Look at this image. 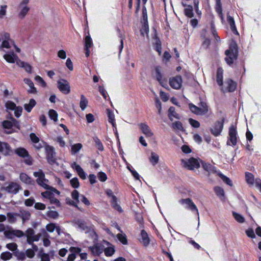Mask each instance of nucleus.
<instances>
[{
  "instance_id": "aec40b11",
  "label": "nucleus",
  "mask_w": 261,
  "mask_h": 261,
  "mask_svg": "<svg viewBox=\"0 0 261 261\" xmlns=\"http://www.w3.org/2000/svg\"><path fill=\"white\" fill-rule=\"evenodd\" d=\"M237 130L234 126H231L229 128V142H231L232 145H235L237 142Z\"/></svg>"
},
{
  "instance_id": "423d86ee",
  "label": "nucleus",
  "mask_w": 261,
  "mask_h": 261,
  "mask_svg": "<svg viewBox=\"0 0 261 261\" xmlns=\"http://www.w3.org/2000/svg\"><path fill=\"white\" fill-rule=\"evenodd\" d=\"M34 176L37 178V183L43 188L48 190L51 188L48 184V180L45 178V175L42 170H39L38 171L34 172Z\"/></svg>"
},
{
  "instance_id": "49530a36",
  "label": "nucleus",
  "mask_w": 261,
  "mask_h": 261,
  "mask_svg": "<svg viewBox=\"0 0 261 261\" xmlns=\"http://www.w3.org/2000/svg\"><path fill=\"white\" fill-rule=\"evenodd\" d=\"M232 216H233L236 220L238 222L242 223L245 222V218L241 214L233 212H232Z\"/></svg>"
},
{
  "instance_id": "b1692460",
  "label": "nucleus",
  "mask_w": 261,
  "mask_h": 261,
  "mask_svg": "<svg viewBox=\"0 0 261 261\" xmlns=\"http://www.w3.org/2000/svg\"><path fill=\"white\" fill-rule=\"evenodd\" d=\"M3 57L9 63H14L16 61V59H17V56L13 52L5 54Z\"/></svg>"
},
{
  "instance_id": "c9c22d12",
  "label": "nucleus",
  "mask_w": 261,
  "mask_h": 261,
  "mask_svg": "<svg viewBox=\"0 0 261 261\" xmlns=\"http://www.w3.org/2000/svg\"><path fill=\"white\" fill-rule=\"evenodd\" d=\"M227 21L229 23L231 31L233 32L236 34L238 35L239 33L237 30L233 18L231 16L227 15Z\"/></svg>"
},
{
  "instance_id": "de8ad7c7",
  "label": "nucleus",
  "mask_w": 261,
  "mask_h": 261,
  "mask_svg": "<svg viewBox=\"0 0 261 261\" xmlns=\"http://www.w3.org/2000/svg\"><path fill=\"white\" fill-rule=\"evenodd\" d=\"M7 6L2 5L0 7V19H4L7 14Z\"/></svg>"
},
{
  "instance_id": "0e129e2a",
  "label": "nucleus",
  "mask_w": 261,
  "mask_h": 261,
  "mask_svg": "<svg viewBox=\"0 0 261 261\" xmlns=\"http://www.w3.org/2000/svg\"><path fill=\"white\" fill-rule=\"evenodd\" d=\"M117 238L120 242H121L123 244L126 245L127 244V239L126 236L123 234H118Z\"/></svg>"
},
{
  "instance_id": "3c124183",
  "label": "nucleus",
  "mask_w": 261,
  "mask_h": 261,
  "mask_svg": "<svg viewBox=\"0 0 261 261\" xmlns=\"http://www.w3.org/2000/svg\"><path fill=\"white\" fill-rule=\"evenodd\" d=\"M203 168L204 170L206 171L209 172H216L215 170V167L213 166L210 164L207 163H202V164Z\"/></svg>"
},
{
  "instance_id": "680f3d73",
  "label": "nucleus",
  "mask_w": 261,
  "mask_h": 261,
  "mask_svg": "<svg viewBox=\"0 0 261 261\" xmlns=\"http://www.w3.org/2000/svg\"><path fill=\"white\" fill-rule=\"evenodd\" d=\"M5 106L7 110H13V111L16 107V105L14 102H13L11 101H7L6 102Z\"/></svg>"
},
{
  "instance_id": "f3484780",
  "label": "nucleus",
  "mask_w": 261,
  "mask_h": 261,
  "mask_svg": "<svg viewBox=\"0 0 261 261\" xmlns=\"http://www.w3.org/2000/svg\"><path fill=\"white\" fill-rule=\"evenodd\" d=\"M107 194L111 198V202L113 207L118 212H122V208L117 203V199L116 197L113 194L112 191L111 190H108L107 191Z\"/></svg>"
},
{
  "instance_id": "8fccbe9b",
  "label": "nucleus",
  "mask_w": 261,
  "mask_h": 261,
  "mask_svg": "<svg viewBox=\"0 0 261 261\" xmlns=\"http://www.w3.org/2000/svg\"><path fill=\"white\" fill-rule=\"evenodd\" d=\"M168 116L172 120L173 118H178V115L175 112V109L173 107H170L169 109Z\"/></svg>"
},
{
  "instance_id": "052dcab7",
  "label": "nucleus",
  "mask_w": 261,
  "mask_h": 261,
  "mask_svg": "<svg viewBox=\"0 0 261 261\" xmlns=\"http://www.w3.org/2000/svg\"><path fill=\"white\" fill-rule=\"evenodd\" d=\"M35 80L38 83L43 87L46 86V84L43 79L39 75H37L35 77Z\"/></svg>"
},
{
  "instance_id": "69168bd1",
  "label": "nucleus",
  "mask_w": 261,
  "mask_h": 261,
  "mask_svg": "<svg viewBox=\"0 0 261 261\" xmlns=\"http://www.w3.org/2000/svg\"><path fill=\"white\" fill-rule=\"evenodd\" d=\"M40 261H50L49 255L45 253H40L39 254Z\"/></svg>"
},
{
  "instance_id": "39448f33",
  "label": "nucleus",
  "mask_w": 261,
  "mask_h": 261,
  "mask_svg": "<svg viewBox=\"0 0 261 261\" xmlns=\"http://www.w3.org/2000/svg\"><path fill=\"white\" fill-rule=\"evenodd\" d=\"M182 166L189 170H194L200 167V161L197 159L191 158L181 160Z\"/></svg>"
},
{
  "instance_id": "a211bd4d",
  "label": "nucleus",
  "mask_w": 261,
  "mask_h": 261,
  "mask_svg": "<svg viewBox=\"0 0 261 261\" xmlns=\"http://www.w3.org/2000/svg\"><path fill=\"white\" fill-rule=\"evenodd\" d=\"M105 249L103 252L107 256H112L115 252L114 247L108 242L104 241Z\"/></svg>"
},
{
  "instance_id": "f8f14e48",
  "label": "nucleus",
  "mask_w": 261,
  "mask_h": 261,
  "mask_svg": "<svg viewBox=\"0 0 261 261\" xmlns=\"http://www.w3.org/2000/svg\"><path fill=\"white\" fill-rule=\"evenodd\" d=\"M180 204L185 205V207L189 208L192 211H195L196 214L198 215V210L196 205L193 203L191 199L190 198L181 199L179 201Z\"/></svg>"
},
{
  "instance_id": "bf43d9fd",
  "label": "nucleus",
  "mask_w": 261,
  "mask_h": 261,
  "mask_svg": "<svg viewBox=\"0 0 261 261\" xmlns=\"http://www.w3.org/2000/svg\"><path fill=\"white\" fill-rule=\"evenodd\" d=\"M55 140L59 144V145L62 147H64L66 146V143L64 140L63 139V138L61 136H58Z\"/></svg>"
},
{
  "instance_id": "ea45409f",
  "label": "nucleus",
  "mask_w": 261,
  "mask_h": 261,
  "mask_svg": "<svg viewBox=\"0 0 261 261\" xmlns=\"http://www.w3.org/2000/svg\"><path fill=\"white\" fill-rule=\"evenodd\" d=\"M20 218H21L22 222L24 223L25 221L29 220L31 217V213L26 211H21L20 212Z\"/></svg>"
},
{
  "instance_id": "2f4dec72",
  "label": "nucleus",
  "mask_w": 261,
  "mask_h": 261,
  "mask_svg": "<svg viewBox=\"0 0 261 261\" xmlns=\"http://www.w3.org/2000/svg\"><path fill=\"white\" fill-rule=\"evenodd\" d=\"M19 216V214L17 213H8L7 214L8 221L11 223L15 222L18 218H20Z\"/></svg>"
},
{
  "instance_id": "20e7f679",
  "label": "nucleus",
  "mask_w": 261,
  "mask_h": 261,
  "mask_svg": "<svg viewBox=\"0 0 261 261\" xmlns=\"http://www.w3.org/2000/svg\"><path fill=\"white\" fill-rule=\"evenodd\" d=\"M30 0H21L18 6L17 17L20 19H24L29 13L30 8L28 5Z\"/></svg>"
},
{
  "instance_id": "1a4fd4ad",
  "label": "nucleus",
  "mask_w": 261,
  "mask_h": 261,
  "mask_svg": "<svg viewBox=\"0 0 261 261\" xmlns=\"http://www.w3.org/2000/svg\"><path fill=\"white\" fill-rule=\"evenodd\" d=\"M246 181L250 186H255L261 192V180L260 179H254V176L251 173L246 172Z\"/></svg>"
},
{
  "instance_id": "774afa93",
  "label": "nucleus",
  "mask_w": 261,
  "mask_h": 261,
  "mask_svg": "<svg viewBox=\"0 0 261 261\" xmlns=\"http://www.w3.org/2000/svg\"><path fill=\"white\" fill-rule=\"evenodd\" d=\"M6 247L12 251H14L17 249V245L16 243H11L6 245Z\"/></svg>"
},
{
  "instance_id": "9d476101",
  "label": "nucleus",
  "mask_w": 261,
  "mask_h": 261,
  "mask_svg": "<svg viewBox=\"0 0 261 261\" xmlns=\"http://www.w3.org/2000/svg\"><path fill=\"white\" fill-rule=\"evenodd\" d=\"M58 88L63 93L67 94L70 92L69 83L66 80L60 79L57 82Z\"/></svg>"
},
{
  "instance_id": "72a5a7b5",
  "label": "nucleus",
  "mask_w": 261,
  "mask_h": 261,
  "mask_svg": "<svg viewBox=\"0 0 261 261\" xmlns=\"http://www.w3.org/2000/svg\"><path fill=\"white\" fill-rule=\"evenodd\" d=\"M11 151L12 150L10 146L7 143L4 142L0 152L6 155L9 154Z\"/></svg>"
},
{
  "instance_id": "603ef678",
  "label": "nucleus",
  "mask_w": 261,
  "mask_h": 261,
  "mask_svg": "<svg viewBox=\"0 0 261 261\" xmlns=\"http://www.w3.org/2000/svg\"><path fill=\"white\" fill-rule=\"evenodd\" d=\"M12 254L8 251L3 252L1 254V258L4 260H9L12 258Z\"/></svg>"
},
{
  "instance_id": "c756f323",
  "label": "nucleus",
  "mask_w": 261,
  "mask_h": 261,
  "mask_svg": "<svg viewBox=\"0 0 261 261\" xmlns=\"http://www.w3.org/2000/svg\"><path fill=\"white\" fill-rule=\"evenodd\" d=\"M223 69L221 68H219L217 72L216 81L220 86H223Z\"/></svg>"
},
{
  "instance_id": "7c9ffc66",
  "label": "nucleus",
  "mask_w": 261,
  "mask_h": 261,
  "mask_svg": "<svg viewBox=\"0 0 261 261\" xmlns=\"http://www.w3.org/2000/svg\"><path fill=\"white\" fill-rule=\"evenodd\" d=\"M33 234V230L32 229L28 230L27 231V241L29 244H31L32 242L37 241L39 240V237L38 236H35L32 237V234Z\"/></svg>"
},
{
  "instance_id": "c85d7f7f",
  "label": "nucleus",
  "mask_w": 261,
  "mask_h": 261,
  "mask_svg": "<svg viewBox=\"0 0 261 261\" xmlns=\"http://www.w3.org/2000/svg\"><path fill=\"white\" fill-rule=\"evenodd\" d=\"M214 191L217 196L221 200H224L225 197V192L224 190L220 187H216L214 188Z\"/></svg>"
},
{
  "instance_id": "a878e982",
  "label": "nucleus",
  "mask_w": 261,
  "mask_h": 261,
  "mask_svg": "<svg viewBox=\"0 0 261 261\" xmlns=\"http://www.w3.org/2000/svg\"><path fill=\"white\" fill-rule=\"evenodd\" d=\"M148 159L152 165L155 166L159 163V156L155 152H151Z\"/></svg>"
},
{
  "instance_id": "dca6fc26",
  "label": "nucleus",
  "mask_w": 261,
  "mask_h": 261,
  "mask_svg": "<svg viewBox=\"0 0 261 261\" xmlns=\"http://www.w3.org/2000/svg\"><path fill=\"white\" fill-rule=\"evenodd\" d=\"M236 88V83L231 80H228L225 82L224 85L221 86V89L224 92H232L234 91Z\"/></svg>"
},
{
  "instance_id": "6e6d98bb",
  "label": "nucleus",
  "mask_w": 261,
  "mask_h": 261,
  "mask_svg": "<svg viewBox=\"0 0 261 261\" xmlns=\"http://www.w3.org/2000/svg\"><path fill=\"white\" fill-rule=\"evenodd\" d=\"M143 25L142 28L141 30V33L143 35H145V34L147 35L149 32V26L148 24V22H143Z\"/></svg>"
},
{
  "instance_id": "4468645a",
  "label": "nucleus",
  "mask_w": 261,
  "mask_h": 261,
  "mask_svg": "<svg viewBox=\"0 0 261 261\" xmlns=\"http://www.w3.org/2000/svg\"><path fill=\"white\" fill-rule=\"evenodd\" d=\"M104 242L102 243H97L93 246L90 247L91 253L96 256H99L101 254L104 250Z\"/></svg>"
},
{
  "instance_id": "338daca9",
  "label": "nucleus",
  "mask_w": 261,
  "mask_h": 261,
  "mask_svg": "<svg viewBox=\"0 0 261 261\" xmlns=\"http://www.w3.org/2000/svg\"><path fill=\"white\" fill-rule=\"evenodd\" d=\"M47 215L49 218L56 219L58 217V213L55 211H49L47 212Z\"/></svg>"
},
{
  "instance_id": "c03bdc74",
  "label": "nucleus",
  "mask_w": 261,
  "mask_h": 261,
  "mask_svg": "<svg viewBox=\"0 0 261 261\" xmlns=\"http://www.w3.org/2000/svg\"><path fill=\"white\" fill-rule=\"evenodd\" d=\"M15 152L19 156L24 158L28 154V151L23 148H18L15 150Z\"/></svg>"
},
{
  "instance_id": "37998d69",
  "label": "nucleus",
  "mask_w": 261,
  "mask_h": 261,
  "mask_svg": "<svg viewBox=\"0 0 261 261\" xmlns=\"http://www.w3.org/2000/svg\"><path fill=\"white\" fill-rule=\"evenodd\" d=\"M12 45H14L13 40H3L1 44V47L3 48H10Z\"/></svg>"
},
{
  "instance_id": "e2e57ef3",
  "label": "nucleus",
  "mask_w": 261,
  "mask_h": 261,
  "mask_svg": "<svg viewBox=\"0 0 261 261\" xmlns=\"http://www.w3.org/2000/svg\"><path fill=\"white\" fill-rule=\"evenodd\" d=\"M189 122L190 125L194 128H198L200 126V123L198 121L193 119H189Z\"/></svg>"
},
{
  "instance_id": "58836bf2",
  "label": "nucleus",
  "mask_w": 261,
  "mask_h": 261,
  "mask_svg": "<svg viewBox=\"0 0 261 261\" xmlns=\"http://www.w3.org/2000/svg\"><path fill=\"white\" fill-rule=\"evenodd\" d=\"M20 179L21 181L27 184H32V179L31 178L25 173H21L19 175Z\"/></svg>"
},
{
  "instance_id": "a19ab883",
  "label": "nucleus",
  "mask_w": 261,
  "mask_h": 261,
  "mask_svg": "<svg viewBox=\"0 0 261 261\" xmlns=\"http://www.w3.org/2000/svg\"><path fill=\"white\" fill-rule=\"evenodd\" d=\"M45 150L47 154V159L49 162L53 161L51 158H53L54 148L49 146H47L45 147Z\"/></svg>"
},
{
  "instance_id": "4be33fe9",
  "label": "nucleus",
  "mask_w": 261,
  "mask_h": 261,
  "mask_svg": "<svg viewBox=\"0 0 261 261\" xmlns=\"http://www.w3.org/2000/svg\"><path fill=\"white\" fill-rule=\"evenodd\" d=\"M181 4L185 7L184 12L185 15L188 17L192 18L194 15L192 6L187 5L184 1H181Z\"/></svg>"
},
{
  "instance_id": "bb28decb",
  "label": "nucleus",
  "mask_w": 261,
  "mask_h": 261,
  "mask_svg": "<svg viewBox=\"0 0 261 261\" xmlns=\"http://www.w3.org/2000/svg\"><path fill=\"white\" fill-rule=\"evenodd\" d=\"M70 251L72 253L68 255L67 261H73L75 259V255L74 253H80L81 252V249L77 247H71Z\"/></svg>"
},
{
  "instance_id": "7ed1b4c3",
  "label": "nucleus",
  "mask_w": 261,
  "mask_h": 261,
  "mask_svg": "<svg viewBox=\"0 0 261 261\" xmlns=\"http://www.w3.org/2000/svg\"><path fill=\"white\" fill-rule=\"evenodd\" d=\"M189 108L192 113L197 115H204L208 112V107L204 102H200L199 107L192 103H190Z\"/></svg>"
},
{
  "instance_id": "4c0bfd02",
  "label": "nucleus",
  "mask_w": 261,
  "mask_h": 261,
  "mask_svg": "<svg viewBox=\"0 0 261 261\" xmlns=\"http://www.w3.org/2000/svg\"><path fill=\"white\" fill-rule=\"evenodd\" d=\"M17 124V121L13 118L10 121H5L3 123V126L6 128H10L13 125L16 126Z\"/></svg>"
},
{
  "instance_id": "13d9d810",
  "label": "nucleus",
  "mask_w": 261,
  "mask_h": 261,
  "mask_svg": "<svg viewBox=\"0 0 261 261\" xmlns=\"http://www.w3.org/2000/svg\"><path fill=\"white\" fill-rule=\"evenodd\" d=\"M93 45L92 39L89 35L85 37V48H90Z\"/></svg>"
},
{
  "instance_id": "e433bc0d",
  "label": "nucleus",
  "mask_w": 261,
  "mask_h": 261,
  "mask_svg": "<svg viewBox=\"0 0 261 261\" xmlns=\"http://www.w3.org/2000/svg\"><path fill=\"white\" fill-rule=\"evenodd\" d=\"M88 100L84 95H81L80 107L82 110L84 111L88 105Z\"/></svg>"
},
{
  "instance_id": "ddd939ff",
  "label": "nucleus",
  "mask_w": 261,
  "mask_h": 261,
  "mask_svg": "<svg viewBox=\"0 0 261 261\" xmlns=\"http://www.w3.org/2000/svg\"><path fill=\"white\" fill-rule=\"evenodd\" d=\"M5 236L8 239H13L15 237L20 238L24 236V233L20 230L9 228L4 231Z\"/></svg>"
},
{
  "instance_id": "79ce46f5",
  "label": "nucleus",
  "mask_w": 261,
  "mask_h": 261,
  "mask_svg": "<svg viewBox=\"0 0 261 261\" xmlns=\"http://www.w3.org/2000/svg\"><path fill=\"white\" fill-rule=\"evenodd\" d=\"M217 174L222 179L223 182L226 183L227 185L231 187L233 186L232 181L228 177L220 172H218Z\"/></svg>"
},
{
  "instance_id": "473e14b6",
  "label": "nucleus",
  "mask_w": 261,
  "mask_h": 261,
  "mask_svg": "<svg viewBox=\"0 0 261 261\" xmlns=\"http://www.w3.org/2000/svg\"><path fill=\"white\" fill-rule=\"evenodd\" d=\"M36 105V102L34 99H31L29 100L28 103H25L24 105V109L29 113H30L32 109Z\"/></svg>"
},
{
  "instance_id": "393cba45",
  "label": "nucleus",
  "mask_w": 261,
  "mask_h": 261,
  "mask_svg": "<svg viewBox=\"0 0 261 261\" xmlns=\"http://www.w3.org/2000/svg\"><path fill=\"white\" fill-rule=\"evenodd\" d=\"M23 81L29 87V89L28 90L29 93L34 94L37 92L36 88L35 87L33 82L30 79L26 78L23 80Z\"/></svg>"
},
{
  "instance_id": "4d7b16f0",
  "label": "nucleus",
  "mask_w": 261,
  "mask_h": 261,
  "mask_svg": "<svg viewBox=\"0 0 261 261\" xmlns=\"http://www.w3.org/2000/svg\"><path fill=\"white\" fill-rule=\"evenodd\" d=\"M48 115L50 118L55 121H57L58 120V114L55 110H49L48 112Z\"/></svg>"
},
{
  "instance_id": "f03ea898",
  "label": "nucleus",
  "mask_w": 261,
  "mask_h": 261,
  "mask_svg": "<svg viewBox=\"0 0 261 261\" xmlns=\"http://www.w3.org/2000/svg\"><path fill=\"white\" fill-rule=\"evenodd\" d=\"M60 193L59 191L53 187H51L45 192L41 193V195L44 198L49 199L51 204H55L57 206H60V201L58 199L54 197L56 195H59Z\"/></svg>"
},
{
  "instance_id": "f704fd0d",
  "label": "nucleus",
  "mask_w": 261,
  "mask_h": 261,
  "mask_svg": "<svg viewBox=\"0 0 261 261\" xmlns=\"http://www.w3.org/2000/svg\"><path fill=\"white\" fill-rule=\"evenodd\" d=\"M83 145L81 143H75L71 146V152L72 154H75L82 148Z\"/></svg>"
},
{
  "instance_id": "412c9836",
  "label": "nucleus",
  "mask_w": 261,
  "mask_h": 261,
  "mask_svg": "<svg viewBox=\"0 0 261 261\" xmlns=\"http://www.w3.org/2000/svg\"><path fill=\"white\" fill-rule=\"evenodd\" d=\"M71 167L76 171L80 178L83 179L86 178V174L79 165L77 164L75 162H74L71 164Z\"/></svg>"
},
{
  "instance_id": "9b49d317",
  "label": "nucleus",
  "mask_w": 261,
  "mask_h": 261,
  "mask_svg": "<svg viewBox=\"0 0 261 261\" xmlns=\"http://www.w3.org/2000/svg\"><path fill=\"white\" fill-rule=\"evenodd\" d=\"M170 86L174 89L178 90L181 88L182 84V79L181 76L176 75L171 77L169 81Z\"/></svg>"
},
{
  "instance_id": "cd10ccee",
  "label": "nucleus",
  "mask_w": 261,
  "mask_h": 261,
  "mask_svg": "<svg viewBox=\"0 0 261 261\" xmlns=\"http://www.w3.org/2000/svg\"><path fill=\"white\" fill-rule=\"evenodd\" d=\"M141 242L145 246L148 245L150 243V240L147 233L144 230L141 232Z\"/></svg>"
},
{
  "instance_id": "a18cd8bd",
  "label": "nucleus",
  "mask_w": 261,
  "mask_h": 261,
  "mask_svg": "<svg viewBox=\"0 0 261 261\" xmlns=\"http://www.w3.org/2000/svg\"><path fill=\"white\" fill-rule=\"evenodd\" d=\"M38 248L36 246H33V249H29L26 251V255L28 257L32 258L35 256V251H36Z\"/></svg>"
},
{
  "instance_id": "6e6552de",
  "label": "nucleus",
  "mask_w": 261,
  "mask_h": 261,
  "mask_svg": "<svg viewBox=\"0 0 261 261\" xmlns=\"http://www.w3.org/2000/svg\"><path fill=\"white\" fill-rule=\"evenodd\" d=\"M152 74L155 76L156 80L163 87L165 88L168 87L167 81L163 76L161 73V69L160 67L155 66L152 71Z\"/></svg>"
},
{
  "instance_id": "f257e3e1",
  "label": "nucleus",
  "mask_w": 261,
  "mask_h": 261,
  "mask_svg": "<svg viewBox=\"0 0 261 261\" xmlns=\"http://www.w3.org/2000/svg\"><path fill=\"white\" fill-rule=\"evenodd\" d=\"M225 54L226 55L225 60L226 63L229 65L233 63L237 57L238 49L237 44L235 42H232L230 45L229 49L225 51Z\"/></svg>"
},
{
  "instance_id": "0eeeda50",
  "label": "nucleus",
  "mask_w": 261,
  "mask_h": 261,
  "mask_svg": "<svg viewBox=\"0 0 261 261\" xmlns=\"http://www.w3.org/2000/svg\"><path fill=\"white\" fill-rule=\"evenodd\" d=\"M20 189V185L17 182L13 181L5 183L2 187L3 190L9 193L13 194L17 193Z\"/></svg>"
},
{
  "instance_id": "6ab92c4d",
  "label": "nucleus",
  "mask_w": 261,
  "mask_h": 261,
  "mask_svg": "<svg viewBox=\"0 0 261 261\" xmlns=\"http://www.w3.org/2000/svg\"><path fill=\"white\" fill-rule=\"evenodd\" d=\"M139 127L145 136L147 138H151L153 136V133L149 126L145 123L139 124Z\"/></svg>"
},
{
  "instance_id": "09e8293b",
  "label": "nucleus",
  "mask_w": 261,
  "mask_h": 261,
  "mask_svg": "<svg viewBox=\"0 0 261 261\" xmlns=\"http://www.w3.org/2000/svg\"><path fill=\"white\" fill-rule=\"evenodd\" d=\"M108 120L110 123H111L113 126H115V115L114 113L110 111V110H108Z\"/></svg>"
},
{
  "instance_id": "5fc2aeb1",
  "label": "nucleus",
  "mask_w": 261,
  "mask_h": 261,
  "mask_svg": "<svg viewBox=\"0 0 261 261\" xmlns=\"http://www.w3.org/2000/svg\"><path fill=\"white\" fill-rule=\"evenodd\" d=\"M172 128L174 129L182 131L184 129L182 124L179 121H175L172 123Z\"/></svg>"
},
{
  "instance_id": "2eb2a0df",
  "label": "nucleus",
  "mask_w": 261,
  "mask_h": 261,
  "mask_svg": "<svg viewBox=\"0 0 261 261\" xmlns=\"http://www.w3.org/2000/svg\"><path fill=\"white\" fill-rule=\"evenodd\" d=\"M71 197L74 200H71L69 198H66V203L70 205L77 206L76 203L80 202V194L77 191L74 190L71 193Z\"/></svg>"
},
{
  "instance_id": "5701e85b",
  "label": "nucleus",
  "mask_w": 261,
  "mask_h": 261,
  "mask_svg": "<svg viewBox=\"0 0 261 261\" xmlns=\"http://www.w3.org/2000/svg\"><path fill=\"white\" fill-rule=\"evenodd\" d=\"M223 127V124L221 122H217L214 127L212 129V134L215 136H218L221 133Z\"/></svg>"
},
{
  "instance_id": "864d4df0",
  "label": "nucleus",
  "mask_w": 261,
  "mask_h": 261,
  "mask_svg": "<svg viewBox=\"0 0 261 261\" xmlns=\"http://www.w3.org/2000/svg\"><path fill=\"white\" fill-rule=\"evenodd\" d=\"M94 141L95 143L96 148L100 151H103L104 147L100 140L98 138L95 137L94 138Z\"/></svg>"
}]
</instances>
